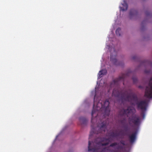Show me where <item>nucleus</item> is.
Instances as JSON below:
<instances>
[{
  "label": "nucleus",
  "mask_w": 152,
  "mask_h": 152,
  "mask_svg": "<svg viewBox=\"0 0 152 152\" xmlns=\"http://www.w3.org/2000/svg\"><path fill=\"white\" fill-rule=\"evenodd\" d=\"M152 80V78L151 79ZM150 88L147 87L145 92V96L148 98H152V83H150Z\"/></svg>",
  "instance_id": "6"
},
{
  "label": "nucleus",
  "mask_w": 152,
  "mask_h": 152,
  "mask_svg": "<svg viewBox=\"0 0 152 152\" xmlns=\"http://www.w3.org/2000/svg\"><path fill=\"white\" fill-rule=\"evenodd\" d=\"M117 145H118V144L117 142H114V143H113L111 144L110 145V147H113Z\"/></svg>",
  "instance_id": "16"
},
{
  "label": "nucleus",
  "mask_w": 152,
  "mask_h": 152,
  "mask_svg": "<svg viewBox=\"0 0 152 152\" xmlns=\"http://www.w3.org/2000/svg\"><path fill=\"white\" fill-rule=\"evenodd\" d=\"M129 122L130 124L132 123L135 126H138L140 123V118L136 115L132 116L129 119Z\"/></svg>",
  "instance_id": "5"
},
{
  "label": "nucleus",
  "mask_w": 152,
  "mask_h": 152,
  "mask_svg": "<svg viewBox=\"0 0 152 152\" xmlns=\"http://www.w3.org/2000/svg\"><path fill=\"white\" fill-rule=\"evenodd\" d=\"M141 115H142V116H143V117L144 118L145 116V114L144 113H142L141 114Z\"/></svg>",
  "instance_id": "23"
},
{
  "label": "nucleus",
  "mask_w": 152,
  "mask_h": 152,
  "mask_svg": "<svg viewBox=\"0 0 152 152\" xmlns=\"http://www.w3.org/2000/svg\"><path fill=\"white\" fill-rule=\"evenodd\" d=\"M123 147L122 146L119 145L117 148V149L118 150H121L123 149Z\"/></svg>",
  "instance_id": "18"
},
{
  "label": "nucleus",
  "mask_w": 152,
  "mask_h": 152,
  "mask_svg": "<svg viewBox=\"0 0 152 152\" xmlns=\"http://www.w3.org/2000/svg\"><path fill=\"white\" fill-rule=\"evenodd\" d=\"M107 72V71L106 70L102 69L99 71L98 75H99V77H101L102 75H105Z\"/></svg>",
  "instance_id": "12"
},
{
  "label": "nucleus",
  "mask_w": 152,
  "mask_h": 152,
  "mask_svg": "<svg viewBox=\"0 0 152 152\" xmlns=\"http://www.w3.org/2000/svg\"><path fill=\"white\" fill-rule=\"evenodd\" d=\"M109 135L110 136L114 137L118 136L119 134L117 133H115L113 132H112Z\"/></svg>",
  "instance_id": "13"
},
{
  "label": "nucleus",
  "mask_w": 152,
  "mask_h": 152,
  "mask_svg": "<svg viewBox=\"0 0 152 152\" xmlns=\"http://www.w3.org/2000/svg\"><path fill=\"white\" fill-rule=\"evenodd\" d=\"M135 58H136V57L135 56H133V57H132V59H135Z\"/></svg>",
  "instance_id": "25"
},
{
  "label": "nucleus",
  "mask_w": 152,
  "mask_h": 152,
  "mask_svg": "<svg viewBox=\"0 0 152 152\" xmlns=\"http://www.w3.org/2000/svg\"><path fill=\"white\" fill-rule=\"evenodd\" d=\"M96 95H95L94 98L93 109L91 113V122L93 123V119L97 116L99 112H102L104 117L108 116L110 114V110L109 105L110 104L108 99L106 100L103 102L101 100L99 101L97 99Z\"/></svg>",
  "instance_id": "2"
},
{
  "label": "nucleus",
  "mask_w": 152,
  "mask_h": 152,
  "mask_svg": "<svg viewBox=\"0 0 152 152\" xmlns=\"http://www.w3.org/2000/svg\"><path fill=\"white\" fill-rule=\"evenodd\" d=\"M137 12L135 10H131L129 12V15L131 18L137 14Z\"/></svg>",
  "instance_id": "10"
},
{
  "label": "nucleus",
  "mask_w": 152,
  "mask_h": 152,
  "mask_svg": "<svg viewBox=\"0 0 152 152\" xmlns=\"http://www.w3.org/2000/svg\"><path fill=\"white\" fill-rule=\"evenodd\" d=\"M145 14L147 16L150 15V13L148 12H146Z\"/></svg>",
  "instance_id": "22"
},
{
  "label": "nucleus",
  "mask_w": 152,
  "mask_h": 152,
  "mask_svg": "<svg viewBox=\"0 0 152 152\" xmlns=\"http://www.w3.org/2000/svg\"><path fill=\"white\" fill-rule=\"evenodd\" d=\"M122 5L123 6V7H121V9L123 11H126L128 8V5L125 1H124V2Z\"/></svg>",
  "instance_id": "11"
},
{
  "label": "nucleus",
  "mask_w": 152,
  "mask_h": 152,
  "mask_svg": "<svg viewBox=\"0 0 152 152\" xmlns=\"http://www.w3.org/2000/svg\"><path fill=\"white\" fill-rule=\"evenodd\" d=\"M79 121L82 125H86L87 124L88 120L84 117H80L79 118Z\"/></svg>",
  "instance_id": "9"
},
{
  "label": "nucleus",
  "mask_w": 152,
  "mask_h": 152,
  "mask_svg": "<svg viewBox=\"0 0 152 152\" xmlns=\"http://www.w3.org/2000/svg\"><path fill=\"white\" fill-rule=\"evenodd\" d=\"M124 128H125V132H127L128 130V128L127 127V126H124Z\"/></svg>",
  "instance_id": "21"
},
{
  "label": "nucleus",
  "mask_w": 152,
  "mask_h": 152,
  "mask_svg": "<svg viewBox=\"0 0 152 152\" xmlns=\"http://www.w3.org/2000/svg\"><path fill=\"white\" fill-rule=\"evenodd\" d=\"M91 127L92 128L89 136V139L91 138L94 134H98L105 132L107 129L106 122V121L102 122L100 124V127L98 126L95 129L93 128L92 125L91 126Z\"/></svg>",
  "instance_id": "4"
},
{
  "label": "nucleus",
  "mask_w": 152,
  "mask_h": 152,
  "mask_svg": "<svg viewBox=\"0 0 152 152\" xmlns=\"http://www.w3.org/2000/svg\"><path fill=\"white\" fill-rule=\"evenodd\" d=\"M120 122L122 124H124L125 123V119L121 120H120Z\"/></svg>",
  "instance_id": "19"
},
{
  "label": "nucleus",
  "mask_w": 152,
  "mask_h": 152,
  "mask_svg": "<svg viewBox=\"0 0 152 152\" xmlns=\"http://www.w3.org/2000/svg\"><path fill=\"white\" fill-rule=\"evenodd\" d=\"M109 139L105 137H99L96 138L94 143H95L96 145L92 147H91V142L88 141V151L89 152H110V150L108 147L101 148L100 147L106 146L108 145L109 142Z\"/></svg>",
  "instance_id": "3"
},
{
  "label": "nucleus",
  "mask_w": 152,
  "mask_h": 152,
  "mask_svg": "<svg viewBox=\"0 0 152 152\" xmlns=\"http://www.w3.org/2000/svg\"><path fill=\"white\" fill-rule=\"evenodd\" d=\"M123 84L124 85V82H123Z\"/></svg>",
  "instance_id": "26"
},
{
  "label": "nucleus",
  "mask_w": 152,
  "mask_h": 152,
  "mask_svg": "<svg viewBox=\"0 0 152 152\" xmlns=\"http://www.w3.org/2000/svg\"><path fill=\"white\" fill-rule=\"evenodd\" d=\"M120 142L123 145H125V141L124 140H121L120 141Z\"/></svg>",
  "instance_id": "20"
},
{
  "label": "nucleus",
  "mask_w": 152,
  "mask_h": 152,
  "mask_svg": "<svg viewBox=\"0 0 152 152\" xmlns=\"http://www.w3.org/2000/svg\"><path fill=\"white\" fill-rule=\"evenodd\" d=\"M132 80H133L134 83H136L137 81V78L135 77H133L132 78Z\"/></svg>",
  "instance_id": "17"
},
{
  "label": "nucleus",
  "mask_w": 152,
  "mask_h": 152,
  "mask_svg": "<svg viewBox=\"0 0 152 152\" xmlns=\"http://www.w3.org/2000/svg\"><path fill=\"white\" fill-rule=\"evenodd\" d=\"M137 134V132H135L132 134L129 135V138L130 142L131 143H133L135 141Z\"/></svg>",
  "instance_id": "8"
},
{
  "label": "nucleus",
  "mask_w": 152,
  "mask_h": 152,
  "mask_svg": "<svg viewBox=\"0 0 152 152\" xmlns=\"http://www.w3.org/2000/svg\"><path fill=\"white\" fill-rule=\"evenodd\" d=\"M121 29L120 28H118L116 30L115 33L118 36H120L121 34H120V32L121 31Z\"/></svg>",
  "instance_id": "15"
},
{
  "label": "nucleus",
  "mask_w": 152,
  "mask_h": 152,
  "mask_svg": "<svg viewBox=\"0 0 152 152\" xmlns=\"http://www.w3.org/2000/svg\"><path fill=\"white\" fill-rule=\"evenodd\" d=\"M132 111V110L129 107L126 109H123L121 110L119 112V113L121 116L125 115L128 116Z\"/></svg>",
  "instance_id": "7"
},
{
  "label": "nucleus",
  "mask_w": 152,
  "mask_h": 152,
  "mask_svg": "<svg viewBox=\"0 0 152 152\" xmlns=\"http://www.w3.org/2000/svg\"><path fill=\"white\" fill-rule=\"evenodd\" d=\"M126 75L123 74L121 76L115 79L110 84L111 87L115 86L117 88V89L114 88L113 89L112 96L118 98H120L122 101H127L129 102H131L132 101V98L133 100L137 102L136 103V105L138 109H140L142 111L146 110L147 106V103L146 101L142 100L137 102L138 99L136 95L132 93L129 95L126 94V91L123 93L120 91L118 88L119 85L120 81L124 80Z\"/></svg>",
  "instance_id": "1"
},
{
  "label": "nucleus",
  "mask_w": 152,
  "mask_h": 152,
  "mask_svg": "<svg viewBox=\"0 0 152 152\" xmlns=\"http://www.w3.org/2000/svg\"><path fill=\"white\" fill-rule=\"evenodd\" d=\"M145 72L146 73H148L149 72L148 71H147L146 70L145 71Z\"/></svg>",
  "instance_id": "24"
},
{
  "label": "nucleus",
  "mask_w": 152,
  "mask_h": 152,
  "mask_svg": "<svg viewBox=\"0 0 152 152\" xmlns=\"http://www.w3.org/2000/svg\"><path fill=\"white\" fill-rule=\"evenodd\" d=\"M110 60L113 62L115 64V63L117 61V59L115 58H113V56L112 55V54H111L110 56Z\"/></svg>",
  "instance_id": "14"
}]
</instances>
